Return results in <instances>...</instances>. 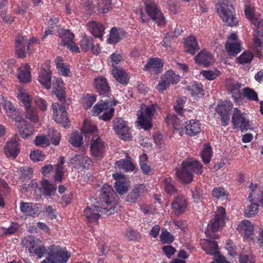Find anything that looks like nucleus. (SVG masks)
I'll return each instance as SVG.
<instances>
[{"label": "nucleus", "instance_id": "39", "mask_svg": "<svg viewBox=\"0 0 263 263\" xmlns=\"http://www.w3.org/2000/svg\"><path fill=\"white\" fill-rule=\"evenodd\" d=\"M115 188L120 195L125 194L129 190V185L125 180H118L115 183Z\"/></svg>", "mask_w": 263, "mask_h": 263}, {"label": "nucleus", "instance_id": "16", "mask_svg": "<svg viewBox=\"0 0 263 263\" xmlns=\"http://www.w3.org/2000/svg\"><path fill=\"white\" fill-rule=\"evenodd\" d=\"M21 211L27 215L34 217L40 213L38 204L21 202L20 204Z\"/></svg>", "mask_w": 263, "mask_h": 263}, {"label": "nucleus", "instance_id": "28", "mask_svg": "<svg viewBox=\"0 0 263 263\" xmlns=\"http://www.w3.org/2000/svg\"><path fill=\"white\" fill-rule=\"evenodd\" d=\"M51 74L50 71L44 69H42L39 76V81L46 89H50L51 87Z\"/></svg>", "mask_w": 263, "mask_h": 263}, {"label": "nucleus", "instance_id": "12", "mask_svg": "<svg viewBox=\"0 0 263 263\" xmlns=\"http://www.w3.org/2000/svg\"><path fill=\"white\" fill-rule=\"evenodd\" d=\"M233 107V104L228 101L221 102L218 105L216 109L220 115L222 120V124L223 126L228 125L230 122V111Z\"/></svg>", "mask_w": 263, "mask_h": 263}, {"label": "nucleus", "instance_id": "18", "mask_svg": "<svg viewBox=\"0 0 263 263\" xmlns=\"http://www.w3.org/2000/svg\"><path fill=\"white\" fill-rule=\"evenodd\" d=\"M145 186L144 184H138L134 187L132 192L127 195L126 201L130 203H135L139 199L141 195L144 192Z\"/></svg>", "mask_w": 263, "mask_h": 263}, {"label": "nucleus", "instance_id": "8", "mask_svg": "<svg viewBox=\"0 0 263 263\" xmlns=\"http://www.w3.org/2000/svg\"><path fill=\"white\" fill-rule=\"evenodd\" d=\"M116 101H114L113 104L111 102H109L97 104L93 107L95 112L99 115L102 111H104L103 114L101 115L99 118L105 121H110L114 115L115 110L112 107H109L116 105Z\"/></svg>", "mask_w": 263, "mask_h": 263}, {"label": "nucleus", "instance_id": "53", "mask_svg": "<svg viewBox=\"0 0 263 263\" xmlns=\"http://www.w3.org/2000/svg\"><path fill=\"white\" fill-rule=\"evenodd\" d=\"M34 142L36 145L46 147L50 144V140L47 136L40 135L35 137Z\"/></svg>", "mask_w": 263, "mask_h": 263}, {"label": "nucleus", "instance_id": "30", "mask_svg": "<svg viewBox=\"0 0 263 263\" xmlns=\"http://www.w3.org/2000/svg\"><path fill=\"white\" fill-rule=\"evenodd\" d=\"M185 129L187 135L195 136L201 132L200 124L198 121L191 120L190 123L185 126Z\"/></svg>", "mask_w": 263, "mask_h": 263}, {"label": "nucleus", "instance_id": "38", "mask_svg": "<svg viewBox=\"0 0 263 263\" xmlns=\"http://www.w3.org/2000/svg\"><path fill=\"white\" fill-rule=\"evenodd\" d=\"M41 184L43 188V192L45 195L51 196L54 194L57 190L56 185L50 183L47 180L44 179L42 180Z\"/></svg>", "mask_w": 263, "mask_h": 263}, {"label": "nucleus", "instance_id": "22", "mask_svg": "<svg viewBox=\"0 0 263 263\" xmlns=\"http://www.w3.org/2000/svg\"><path fill=\"white\" fill-rule=\"evenodd\" d=\"M237 230L240 232L244 233L245 237L250 238L254 234V227L251 223L247 220L242 221L238 225Z\"/></svg>", "mask_w": 263, "mask_h": 263}, {"label": "nucleus", "instance_id": "3", "mask_svg": "<svg viewBox=\"0 0 263 263\" xmlns=\"http://www.w3.org/2000/svg\"><path fill=\"white\" fill-rule=\"evenodd\" d=\"M157 107L156 104H153L149 106L143 104L141 105V110L137 111L138 122L145 130H148L152 127V116L156 112Z\"/></svg>", "mask_w": 263, "mask_h": 263}, {"label": "nucleus", "instance_id": "40", "mask_svg": "<svg viewBox=\"0 0 263 263\" xmlns=\"http://www.w3.org/2000/svg\"><path fill=\"white\" fill-rule=\"evenodd\" d=\"M245 13L246 17L250 20L252 23L253 21L258 20L260 17V14L254 13V9L253 6L250 4H248L245 7Z\"/></svg>", "mask_w": 263, "mask_h": 263}, {"label": "nucleus", "instance_id": "59", "mask_svg": "<svg viewBox=\"0 0 263 263\" xmlns=\"http://www.w3.org/2000/svg\"><path fill=\"white\" fill-rule=\"evenodd\" d=\"M123 58L121 54L117 53H114L110 56L109 63L114 68H118L116 65L121 63Z\"/></svg>", "mask_w": 263, "mask_h": 263}, {"label": "nucleus", "instance_id": "20", "mask_svg": "<svg viewBox=\"0 0 263 263\" xmlns=\"http://www.w3.org/2000/svg\"><path fill=\"white\" fill-rule=\"evenodd\" d=\"M195 61L198 64L208 66L213 63L212 54L203 50L195 57Z\"/></svg>", "mask_w": 263, "mask_h": 263}, {"label": "nucleus", "instance_id": "58", "mask_svg": "<svg viewBox=\"0 0 263 263\" xmlns=\"http://www.w3.org/2000/svg\"><path fill=\"white\" fill-rule=\"evenodd\" d=\"M212 195L214 197L221 200L226 199L227 197L225 190L221 187L214 188L212 192Z\"/></svg>", "mask_w": 263, "mask_h": 263}, {"label": "nucleus", "instance_id": "62", "mask_svg": "<svg viewBox=\"0 0 263 263\" xmlns=\"http://www.w3.org/2000/svg\"><path fill=\"white\" fill-rule=\"evenodd\" d=\"M262 41L263 39L258 37L257 36H254L253 43L254 46V50L259 55L260 54V50H262L263 47Z\"/></svg>", "mask_w": 263, "mask_h": 263}, {"label": "nucleus", "instance_id": "21", "mask_svg": "<svg viewBox=\"0 0 263 263\" xmlns=\"http://www.w3.org/2000/svg\"><path fill=\"white\" fill-rule=\"evenodd\" d=\"M163 63L161 59L151 58L145 66L144 70L151 72H154L156 73H159L160 72V70L163 67Z\"/></svg>", "mask_w": 263, "mask_h": 263}, {"label": "nucleus", "instance_id": "33", "mask_svg": "<svg viewBox=\"0 0 263 263\" xmlns=\"http://www.w3.org/2000/svg\"><path fill=\"white\" fill-rule=\"evenodd\" d=\"M131 160L132 158L127 155L125 159L117 161L116 165L120 168H122L126 172L133 171L135 168V166Z\"/></svg>", "mask_w": 263, "mask_h": 263}, {"label": "nucleus", "instance_id": "64", "mask_svg": "<svg viewBox=\"0 0 263 263\" xmlns=\"http://www.w3.org/2000/svg\"><path fill=\"white\" fill-rule=\"evenodd\" d=\"M46 252V249L44 246L40 243H36L35 247L33 249V252L39 258L42 257Z\"/></svg>", "mask_w": 263, "mask_h": 263}, {"label": "nucleus", "instance_id": "27", "mask_svg": "<svg viewBox=\"0 0 263 263\" xmlns=\"http://www.w3.org/2000/svg\"><path fill=\"white\" fill-rule=\"evenodd\" d=\"M202 248L206 253L214 255V257L219 254L218 250L217 242L214 240L206 239L205 242L202 245Z\"/></svg>", "mask_w": 263, "mask_h": 263}, {"label": "nucleus", "instance_id": "43", "mask_svg": "<svg viewBox=\"0 0 263 263\" xmlns=\"http://www.w3.org/2000/svg\"><path fill=\"white\" fill-rule=\"evenodd\" d=\"M65 162L64 157L60 158V161L56 165L55 174L54 176L55 180L59 182L62 181V179L64 175L63 166V164Z\"/></svg>", "mask_w": 263, "mask_h": 263}, {"label": "nucleus", "instance_id": "26", "mask_svg": "<svg viewBox=\"0 0 263 263\" xmlns=\"http://www.w3.org/2000/svg\"><path fill=\"white\" fill-rule=\"evenodd\" d=\"M96 88L100 95H105L109 91V87L106 79L103 77H98L95 81Z\"/></svg>", "mask_w": 263, "mask_h": 263}, {"label": "nucleus", "instance_id": "1", "mask_svg": "<svg viewBox=\"0 0 263 263\" xmlns=\"http://www.w3.org/2000/svg\"><path fill=\"white\" fill-rule=\"evenodd\" d=\"M116 193L111 186L105 184L100 193L91 199L92 205L84 210V215L89 222L95 221L101 215L109 216L118 212V207L115 202Z\"/></svg>", "mask_w": 263, "mask_h": 263}, {"label": "nucleus", "instance_id": "17", "mask_svg": "<svg viewBox=\"0 0 263 263\" xmlns=\"http://www.w3.org/2000/svg\"><path fill=\"white\" fill-rule=\"evenodd\" d=\"M172 206L175 214L179 216L184 212L187 206L186 200L183 196H177L174 199Z\"/></svg>", "mask_w": 263, "mask_h": 263}, {"label": "nucleus", "instance_id": "37", "mask_svg": "<svg viewBox=\"0 0 263 263\" xmlns=\"http://www.w3.org/2000/svg\"><path fill=\"white\" fill-rule=\"evenodd\" d=\"M41 243V242L38 239H36L32 236L25 237L22 241L23 245L28 248V251L30 253H32L33 249L35 247L36 244Z\"/></svg>", "mask_w": 263, "mask_h": 263}, {"label": "nucleus", "instance_id": "49", "mask_svg": "<svg viewBox=\"0 0 263 263\" xmlns=\"http://www.w3.org/2000/svg\"><path fill=\"white\" fill-rule=\"evenodd\" d=\"M69 142L74 147H79L83 144V137L78 132L71 134Z\"/></svg>", "mask_w": 263, "mask_h": 263}, {"label": "nucleus", "instance_id": "44", "mask_svg": "<svg viewBox=\"0 0 263 263\" xmlns=\"http://www.w3.org/2000/svg\"><path fill=\"white\" fill-rule=\"evenodd\" d=\"M251 204L245 209V215L247 217H251L257 214L258 212V203L250 202Z\"/></svg>", "mask_w": 263, "mask_h": 263}, {"label": "nucleus", "instance_id": "14", "mask_svg": "<svg viewBox=\"0 0 263 263\" xmlns=\"http://www.w3.org/2000/svg\"><path fill=\"white\" fill-rule=\"evenodd\" d=\"M94 137L92 136L91 140L93 141L90 146L91 154L96 157H102L104 151V143L99 137L95 140Z\"/></svg>", "mask_w": 263, "mask_h": 263}, {"label": "nucleus", "instance_id": "11", "mask_svg": "<svg viewBox=\"0 0 263 263\" xmlns=\"http://www.w3.org/2000/svg\"><path fill=\"white\" fill-rule=\"evenodd\" d=\"M113 123L114 129L120 138L126 141L130 138L129 128L122 119L117 118L113 121Z\"/></svg>", "mask_w": 263, "mask_h": 263}, {"label": "nucleus", "instance_id": "29", "mask_svg": "<svg viewBox=\"0 0 263 263\" xmlns=\"http://www.w3.org/2000/svg\"><path fill=\"white\" fill-rule=\"evenodd\" d=\"M59 36L61 38V43L63 46H66L73 41L74 34L68 29H60L58 30Z\"/></svg>", "mask_w": 263, "mask_h": 263}, {"label": "nucleus", "instance_id": "54", "mask_svg": "<svg viewBox=\"0 0 263 263\" xmlns=\"http://www.w3.org/2000/svg\"><path fill=\"white\" fill-rule=\"evenodd\" d=\"M253 58V54L250 51H246L237 59L239 64L249 63Z\"/></svg>", "mask_w": 263, "mask_h": 263}, {"label": "nucleus", "instance_id": "31", "mask_svg": "<svg viewBox=\"0 0 263 263\" xmlns=\"http://www.w3.org/2000/svg\"><path fill=\"white\" fill-rule=\"evenodd\" d=\"M241 86V84L240 83L235 82L229 85L228 87L229 93L232 95V97L236 102L240 101L241 99L240 90Z\"/></svg>", "mask_w": 263, "mask_h": 263}, {"label": "nucleus", "instance_id": "25", "mask_svg": "<svg viewBox=\"0 0 263 263\" xmlns=\"http://www.w3.org/2000/svg\"><path fill=\"white\" fill-rule=\"evenodd\" d=\"M17 127L20 135L23 138H27L33 134V126L30 123L24 121L19 122Z\"/></svg>", "mask_w": 263, "mask_h": 263}, {"label": "nucleus", "instance_id": "13", "mask_svg": "<svg viewBox=\"0 0 263 263\" xmlns=\"http://www.w3.org/2000/svg\"><path fill=\"white\" fill-rule=\"evenodd\" d=\"M73 167L79 168H88L92 164L91 159L88 157L82 155H76L75 156L69 161Z\"/></svg>", "mask_w": 263, "mask_h": 263}, {"label": "nucleus", "instance_id": "55", "mask_svg": "<svg viewBox=\"0 0 263 263\" xmlns=\"http://www.w3.org/2000/svg\"><path fill=\"white\" fill-rule=\"evenodd\" d=\"M165 184V190L168 194H173L177 191L174 182H173L171 178H165L164 180Z\"/></svg>", "mask_w": 263, "mask_h": 263}, {"label": "nucleus", "instance_id": "9", "mask_svg": "<svg viewBox=\"0 0 263 263\" xmlns=\"http://www.w3.org/2000/svg\"><path fill=\"white\" fill-rule=\"evenodd\" d=\"M53 119L58 123H61L64 127L70 126V121L67 117L65 107L58 103H53Z\"/></svg>", "mask_w": 263, "mask_h": 263}, {"label": "nucleus", "instance_id": "15", "mask_svg": "<svg viewBox=\"0 0 263 263\" xmlns=\"http://www.w3.org/2000/svg\"><path fill=\"white\" fill-rule=\"evenodd\" d=\"M251 191L250 192L249 196L248 198V200L249 202H254L259 203V202H263V192L260 188H258V186L257 184L251 183L250 185Z\"/></svg>", "mask_w": 263, "mask_h": 263}, {"label": "nucleus", "instance_id": "52", "mask_svg": "<svg viewBox=\"0 0 263 263\" xmlns=\"http://www.w3.org/2000/svg\"><path fill=\"white\" fill-rule=\"evenodd\" d=\"M240 263H255L253 256L249 251H243L240 256Z\"/></svg>", "mask_w": 263, "mask_h": 263}, {"label": "nucleus", "instance_id": "32", "mask_svg": "<svg viewBox=\"0 0 263 263\" xmlns=\"http://www.w3.org/2000/svg\"><path fill=\"white\" fill-rule=\"evenodd\" d=\"M185 45L186 48L185 50L192 54H195V53L199 49L196 39L192 36L186 39Z\"/></svg>", "mask_w": 263, "mask_h": 263}, {"label": "nucleus", "instance_id": "48", "mask_svg": "<svg viewBox=\"0 0 263 263\" xmlns=\"http://www.w3.org/2000/svg\"><path fill=\"white\" fill-rule=\"evenodd\" d=\"M120 39L121 37L117 28H112L110 31V35L107 39V42L109 44H117L120 41Z\"/></svg>", "mask_w": 263, "mask_h": 263}, {"label": "nucleus", "instance_id": "2", "mask_svg": "<svg viewBox=\"0 0 263 263\" xmlns=\"http://www.w3.org/2000/svg\"><path fill=\"white\" fill-rule=\"evenodd\" d=\"M181 170L176 169L177 177L185 183H190L193 178V173L201 174L202 166L196 160H185L182 163Z\"/></svg>", "mask_w": 263, "mask_h": 263}, {"label": "nucleus", "instance_id": "6", "mask_svg": "<svg viewBox=\"0 0 263 263\" xmlns=\"http://www.w3.org/2000/svg\"><path fill=\"white\" fill-rule=\"evenodd\" d=\"M70 255L67 251L59 246H51L47 258L51 263H66Z\"/></svg>", "mask_w": 263, "mask_h": 263}, {"label": "nucleus", "instance_id": "46", "mask_svg": "<svg viewBox=\"0 0 263 263\" xmlns=\"http://www.w3.org/2000/svg\"><path fill=\"white\" fill-rule=\"evenodd\" d=\"M180 77L172 70H168L164 75V80L167 84H176L179 81Z\"/></svg>", "mask_w": 263, "mask_h": 263}, {"label": "nucleus", "instance_id": "45", "mask_svg": "<svg viewBox=\"0 0 263 263\" xmlns=\"http://www.w3.org/2000/svg\"><path fill=\"white\" fill-rule=\"evenodd\" d=\"M25 117L32 122H36L39 120V116L36 109L33 107L25 109Z\"/></svg>", "mask_w": 263, "mask_h": 263}, {"label": "nucleus", "instance_id": "19", "mask_svg": "<svg viewBox=\"0 0 263 263\" xmlns=\"http://www.w3.org/2000/svg\"><path fill=\"white\" fill-rule=\"evenodd\" d=\"M19 152L20 149L15 139L9 141L5 147V153L8 157L14 159L17 156Z\"/></svg>", "mask_w": 263, "mask_h": 263}, {"label": "nucleus", "instance_id": "57", "mask_svg": "<svg viewBox=\"0 0 263 263\" xmlns=\"http://www.w3.org/2000/svg\"><path fill=\"white\" fill-rule=\"evenodd\" d=\"M244 96L250 100L258 101V98L257 93L252 89L249 87L242 89Z\"/></svg>", "mask_w": 263, "mask_h": 263}, {"label": "nucleus", "instance_id": "60", "mask_svg": "<svg viewBox=\"0 0 263 263\" xmlns=\"http://www.w3.org/2000/svg\"><path fill=\"white\" fill-rule=\"evenodd\" d=\"M125 237L129 240L136 241L141 238V235L137 230H128L125 233Z\"/></svg>", "mask_w": 263, "mask_h": 263}, {"label": "nucleus", "instance_id": "4", "mask_svg": "<svg viewBox=\"0 0 263 263\" xmlns=\"http://www.w3.org/2000/svg\"><path fill=\"white\" fill-rule=\"evenodd\" d=\"M216 9L217 13L228 25L230 26H236L238 21L235 17L234 9L232 5H227L226 3L217 4Z\"/></svg>", "mask_w": 263, "mask_h": 263}, {"label": "nucleus", "instance_id": "23", "mask_svg": "<svg viewBox=\"0 0 263 263\" xmlns=\"http://www.w3.org/2000/svg\"><path fill=\"white\" fill-rule=\"evenodd\" d=\"M112 74L120 83L123 85L128 83L129 79L127 73L122 67L118 66V68H114L112 70Z\"/></svg>", "mask_w": 263, "mask_h": 263}, {"label": "nucleus", "instance_id": "41", "mask_svg": "<svg viewBox=\"0 0 263 263\" xmlns=\"http://www.w3.org/2000/svg\"><path fill=\"white\" fill-rule=\"evenodd\" d=\"M97 8L100 13H107L112 9L111 0H98Z\"/></svg>", "mask_w": 263, "mask_h": 263}, {"label": "nucleus", "instance_id": "7", "mask_svg": "<svg viewBox=\"0 0 263 263\" xmlns=\"http://www.w3.org/2000/svg\"><path fill=\"white\" fill-rule=\"evenodd\" d=\"M145 10L150 18L158 25L165 24V18L156 5L152 2H145Z\"/></svg>", "mask_w": 263, "mask_h": 263}, {"label": "nucleus", "instance_id": "5", "mask_svg": "<svg viewBox=\"0 0 263 263\" xmlns=\"http://www.w3.org/2000/svg\"><path fill=\"white\" fill-rule=\"evenodd\" d=\"M225 215V210L223 208H220L218 210V214H216L214 219V221L209 223L207 227V230L205 231V234L207 236H209L210 239H214L216 238L217 235L216 234H210L212 233L217 232L220 227H222L224 224V221L223 220L224 216Z\"/></svg>", "mask_w": 263, "mask_h": 263}, {"label": "nucleus", "instance_id": "35", "mask_svg": "<svg viewBox=\"0 0 263 263\" xmlns=\"http://www.w3.org/2000/svg\"><path fill=\"white\" fill-rule=\"evenodd\" d=\"M80 47L82 51L87 52L89 50H94L93 39L91 36L84 35L80 41Z\"/></svg>", "mask_w": 263, "mask_h": 263}, {"label": "nucleus", "instance_id": "10", "mask_svg": "<svg viewBox=\"0 0 263 263\" xmlns=\"http://www.w3.org/2000/svg\"><path fill=\"white\" fill-rule=\"evenodd\" d=\"M232 123L235 127H239L242 132L247 130L250 127V121L245 118L243 114L237 108H234Z\"/></svg>", "mask_w": 263, "mask_h": 263}, {"label": "nucleus", "instance_id": "51", "mask_svg": "<svg viewBox=\"0 0 263 263\" xmlns=\"http://www.w3.org/2000/svg\"><path fill=\"white\" fill-rule=\"evenodd\" d=\"M212 154V151L211 147L209 145L206 144L204 146L201 153L202 160L205 164H208L210 162Z\"/></svg>", "mask_w": 263, "mask_h": 263}, {"label": "nucleus", "instance_id": "50", "mask_svg": "<svg viewBox=\"0 0 263 263\" xmlns=\"http://www.w3.org/2000/svg\"><path fill=\"white\" fill-rule=\"evenodd\" d=\"M47 137L49 138L50 142L54 145H58L61 139V135L59 133L53 129H50Z\"/></svg>", "mask_w": 263, "mask_h": 263}, {"label": "nucleus", "instance_id": "56", "mask_svg": "<svg viewBox=\"0 0 263 263\" xmlns=\"http://www.w3.org/2000/svg\"><path fill=\"white\" fill-rule=\"evenodd\" d=\"M160 238L163 243H171L174 240V236L170 232L163 229L162 230Z\"/></svg>", "mask_w": 263, "mask_h": 263}, {"label": "nucleus", "instance_id": "63", "mask_svg": "<svg viewBox=\"0 0 263 263\" xmlns=\"http://www.w3.org/2000/svg\"><path fill=\"white\" fill-rule=\"evenodd\" d=\"M96 101V98L94 95H87L86 97L84 98V102L83 106L85 109H88Z\"/></svg>", "mask_w": 263, "mask_h": 263}, {"label": "nucleus", "instance_id": "47", "mask_svg": "<svg viewBox=\"0 0 263 263\" xmlns=\"http://www.w3.org/2000/svg\"><path fill=\"white\" fill-rule=\"evenodd\" d=\"M20 171L21 173L20 179L23 181L25 179H30L33 176V169L31 167L26 166H22L20 168Z\"/></svg>", "mask_w": 263, "mask_h": 263}, {"label": "nucleus", "instance_id": "36", "mask_svg": "<svg viewBox=\"0 0 263 263\" xmlns=\"http://www.w3.org/2000/svg\"><path fill=\"white\" fill-rule=\"evenodd\" d=\"M226 49L230 57H235L241 50V45L239 43L226 42Z\"/></svg>", "mask_w": 263, "mask_h": 263}, {"label": "nucleus", "instance_id": "24", "mask_svg": "<svg viewBox=\"0 0 263 263\" xmlns=\"http://www.w3.org/2000/svg\"><path fill=\"white\" fill-rule=\"evenodd\" d=\"M87 27L94 36L99 38L102 36L105 28L102 24L92 21L88 23Z\"/></svg>", "mask_w": 263, "mask_h": 263}, {"label": "nucleus", "instance_id": "61", "mask_svg": "<svg viewBox=\"0 0 263 263\" xmlns=\"http://www.w3.org/2000/svg\"><path fill=\"white\" fill-rule=\"evenodd\" d=\"M19 97L22 103L24 105L25 109L32 107L31 105L32 99L29 95L21 92Z\"/></svg>", "mask_w": 263, "mask_h": 263}, {"label": "nucleus", "instance_id": "42", "mask_svg": "<svg viewBox=\"0 0 263 263\" xmlns=\"http://www.w3.org/2000/svg\"><path fill=\"white\" fill-rule=\"evenodd\" d=\"M97 130L96 126L88 122L84 121V124L82 129L83 134L86 137L90 138V136L95 133Z\"/></svg>", "mask_w": 263, "mask_h": 263}, {"label": "nucleus", "instance_id": "34", "mask_svg": "<svg viewBox=\"0 0 263 263\" xmlns=\"http://www.w3.org/2000/svg\"><path fill=\"white\" fill-rule=\"evenodd\" d=\"M17 78L22 83L31 81L30 67L28 64H26L24 68L20 69Z\"/></svg>", "mask_w": 263, "mask_h": 263}]
</instances>
